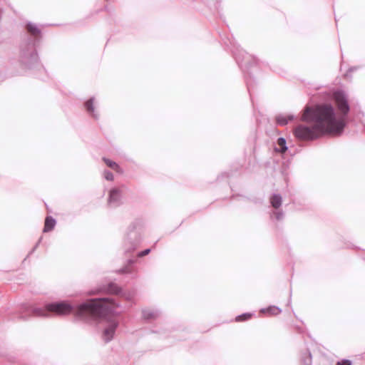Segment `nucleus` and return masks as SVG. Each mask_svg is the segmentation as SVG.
Instances as JSON below:
<instances>
[{
    "label": "nucleus",
    "instance_id": "obj_6",
    "mask_svg": "<svg viewBox=\"0 0 365 365\" xmlns=\"http://www.w3.org/2000/svg\"><path fill=\"white\" fill-rule=\"evenodd\" d=\"M334 99L338 110L341 113V116L339 119H343L345 121V117L350 110V106L345 93L342 91H337L334 94ZM346 123V122H344Z\"/></svg>",
    "mask_w": 365,
    "mask_h": 365
},
{
    "label": "nucleus",
    "instance_id": "obj_20",
    "mask_svg": "<svg viewBox=\"0 0 365 365\" xmlns=\"http://www.w3.org/2000/svg\"><path fill=\"white\" fill-rule=\"evenodd\" d=\"M277 220H281L284 218V214L282 210H277L272 212Z\"/></svg>",
    "mask_w": 365,
    "mask_h": 365
},
{
    "label": "nucleus",
    "instance_id": "obj_15",
    "mask_svg": "<svg viewBox=\"0 0 365 365\" xmlns=\"http://www.w3.org/2000/svg\"><path fill=\"white\" fill-rule=\"evenodd\" d=\"M103 160L107 166L116 171L117 173H123V169L115 162L106 158H103Z\"/></svg>",
    "mask_w": 365,
    "mask_h": 365
},
{
    "label": "nucleus",
    "instance_id": "obj_3",
    "mask_svg": "<svg viewBox=\"0 0 365 365\" xmlns=\"http://www.w3.org/2000/svg\"><path fill=\"white\" fill-rule=\"evenodd\" d=\"M230 44L232 46L231 51L232 55L242 71L244 73L247 90L250 96H252L251 89L254 86V79L249 72V70L253 65L258 63V60L256 57L246 53L239 46H237L234 40L230 41Z\"/></svg>",
    "mask_w": 365,
    "mask_h": 365
},
{
    "label": "nucleus",
    "instance_id": "obj_26",
    "mask_svg": "<svg viewBox=\"0 0 365 365\" xmlns=\"http://www.w3.org/2000/svg\"><path fill=\"white\" fill-rule=\"evenodd\" d=\"M134 262H135V261H134L133 259H128V262H129L130 264H133V263H134Z\"/></svg>",
    "mask_w": 365,
    "mask_h": 365
},
{
    "label": "nucleus",
    "instance_id": "obj_16",
    "mask_svg": "<svg viewBox=\"0 0 365 365\" xmlns=\"http://www.w3.org/2000/svg\"><path fill=\"white\" fill-rule=\"evenodd\" d=\"M277 145L279 148H276V151L284 153H285L288 147L287 146V141L284 138L280 137L277 139Z\"/></svg>",
    "mask_w": 365,
    "mask_h": 365
},
{
    "label": "nucleus",
    "instance_id": "obj_13",
    "mask_svg": "<svg viewBox=\"0 0 365 365\" xmlns=\"http://www.w3.org/2000/svg\"><path fill=\"white\" fill-rule=\"evenodd\" d=\"M106 291L110 294L120 295L121 294V288L114 282H110L106 287Z\"/></svg>",
    "mask_w": 365,
    "mask_h": 365
},
{
    "label": "nucleus",
    "instance_id": "obj_22",
    "mask_svg": "<svg viewBox=\"0 0 365 365\" xmlns=\"http://www.w3.org/2000/svg\"><path fill=\"white\" fill-rule=\"evenodd\" d=\"M151 250L150 248L145 249L143 251H141L138 253V257H142L147 255H148L150 252Z\"/></svg>",
    "mask_w": 365,
    "mask_h": 365
},
{
    "label": "nucleus",
    "instance_id": "obj_11",
    "mask_svg": "<svg viewBox=\"0 0 365 365\" xmlns=\"http://www.w3.org/2000/svg\"><path fill=\"white\" fill-rule=\"evenodd\" d=\"M93 101H94V98H91L89 100H88L84 106H85V108L87 110V112L91 115L95 119H98V115L97 113H95V109H94V106H93Z\"/></svg>",
    "mask_w": 365,
    "mask_h": 365
},
{
    "label": "nucleus",
    "instance_id": "obj_19",
    "mask_svg": "<svg viewBox=\"0 0 365 365\" xmlns=\"http://www.w3.org/2000/svg\"><path fill=\"white\" fill-rule=\"evenodd\" d=\"M252 315H253V314L249 313V312L243 313L240 315L237 316L235 318V321L236 322L247 321L252 317Z\"/></svg>",
    "mask_w": 365,
    "mask_h": 365
},
{
    "label": "nucleus",
    "instance_id": "obj_9",
    "mask_svg": "<svg viewBox=\"0 0 365 365\" xmlns=\"http://www.w3.org/2000/svg\"><path fill=\"white\" fill-rule=\"evenodd\" d=\"M142 314L144 319L150 320L156 319L159 316L160 312L158 310L143 309L142 311Z\"/></svg>",
    "mask_w": 365,
    "mask_h": 365
},
{
    "label": "nucleus",
    "instance_id": "obj_4",
    "mask_svg": "<svg viewBox=\"0 0 365 365\" xmlns=\"http://www.w3.org/2000/svg\"><path fill=\"white\" fill-rule=\"evenodd\" d=\"M18 61L25 69L31 70L41 66L44 70L36 48V41L31 38H27L20 44Z\"/></svg>",
    "mask_w": 365,
    "mask_h": 365
},
{
    "label": "nucleus",
    "instance_id": "obj_17",
    "mask_svg": "<svg viewBox=\"0 0 365 365\" xmlns=\"http://www.w3.org/2000/svg\"><path fill=\"white\" fill-rule=\"evenodd\" d=\"M261 312H267L272 315H278L282 312V309L277 306H269L267 308L262 309Z\"/></svg>",
    "mask_w": 365,
    "mask_h": 365
},
{
    "label": "nucleus",
    "instance_id": "obj_8",
    "mask_svg": "<svg viewBox=\"0 0 365 365\" xmlns=\"http://www.w3.org/2000/svg\"><path fill=\"white\" fill-rule=\"evenodd\" d=\"M295 116L293 114L280 113L275 117L276 123L278 125L284 126L288 124L289 121L293 120Z\"/></svg>",
    "mask_w": 365,
    "mask_h": 365
},
{
    "label": "nucleus",
    "instance_id": "obj_18",
    "mask_svg": "<svg viewBox=\"0 0 365 365\" xmlns=\"http://www.w3.org/2000/svg\"><path fill=\"white\" fill-rule=\"evenodd\" d=\"M302 361L304 365H312V354L309 350L303 354Z\"/></svg>",
    "mask_w": 365,
    "mask_h": 365
},
{
    "label": "nucleus",
    "instance_id": "obj_2",
    "mask_svg": "<svg viewBox=\"0 0 365 365\" xmlns=\"http://www.w3.org/2000/svg\"><path fill=\"white\" fill-rule=\"evenodd\" d=\"M301 120L313 122L312 126L300 124L293 130L294 137L299 140H313L327 134L341 135L346 125L343 119H337L330 103L307 106Z\"/></svg>",
    "mask_w": 365,
    "mask_h": 365
},
{
    "label": "nucleus",
    "instance_id": "obj_25",
    "mask_svg": "<svg viewBox=\"0 0 365 365\" xmlns=\"http://www.w3.org/2000/svg\"><path fill=\"white\" fill-rule=\"evenodd\" d=\"M222 176L226 175L227 178L230 176L227 173H224L222 174Z\"/></svg>",
    "mask_w": 365,
    "mask_h": 365
},
{
    "label": "nucleus",
    "instance_id": "obj_21",
    "mask_svg": "<svg viewBox=\"0 0 365 365\" xmlns=\"http://www.w3.org/2000/svg\"><path fill=\"white\" fill-rule=\"evenodd\" d=\"M103 176H104L105 179L108 181H112V180H113V178H114L113 173L110 170H106L104 171Z\"/></svg>",
    "mask_w": 365,
    "mask_h": 365
},
{
    "label": "nucleus",
    "instance_id": "obj_23",
    "mask_svg": "<svg viewBox=\"0 0 365 365\" xmlns=\"http://www.w3.org/2000/svg\"><path fill=\"white\" fill-rule=\"evenodd\" d=\"M336 365H351V361L349 359H342L338 361Z\"/></svg>",
    "mask_w": 365,
    "mask_h": 365
},
{
    "label": "nucleus",
    "instance_id": "obj_27",
    "mask_svg": "<svg viewBox=\"0 0 365 365\" xmlns=\"http://www.w3.org/2000/svg\"><path fill=\"white\" fill-rule=\"evenodd\" d=\"M355 70H356V68H349V71H355Z\"/></svg>",
    "mask_w": 365,
    "mask_h": 365
},
{
    "label": "nucleus",
    "instance_id": "obj_10",
    "mask_svg": "<svg viewBox=\"0 0 365 365\" xmlns=\"http://www.w3.org/2000/svg\"><path fill=\"white\" fill-rule=\"evenodd\" d=\"M56 224V220L51 216H47L45 220V224L43 227V232H48L51 231Z\"/></svg>",
    "mask_w": 365,
    "mask_h": 365
},
{
    "label": "nucleus",
    "instance_id": "obj_28",
    "mask_svg": "<svg viewBox=\"0 0 365 365\" xmlns=\"http://www.w3.org/2000/svg\"><path fill=\"white\" fill-rule=\"evenodd\" d=\"M20 318L24 319H25L24 316H21Z\"/></svg>",
    "mask_w": 365,
    "mask_h": 365
},
{
    "label": "nucleus",
    "instance_id": "obj_5",
    "mask_svg": "<svg viewBox=\"0 0 365 365\" xmlns=\"http://www.w3.org/2000/svg\"><path fill=\"white\" fill-rule=\"evenodd\" d=\"M139 222L135 221L128 228L126 242L130 245V247L125 250L126 252L134 250L140 242V234L136 231Z\"/></svg>",
    "mask_w": 365,
    "mask_h": 365
},
{
    "label": "nucleus",
    "instance_id": "obj_1",
    "mask_svg": "<svg viewBox=\"0 0 365 365\" xmlns=\"http://www.w3.org/2000/svg\"><path fill=\"white\" fill-rule=\"evenodd\" d=\"M120 307L113 297H108L89 299L78 304L61 301L48 303L43 307L29 306L26 308V312L39 317L73 314L75 320L87 324L95 323L99 318H102L101 320L103 327L102 337L106 343H108L113 339L119 322L115 318L105 316L108 313L118 312L116 309Z\"/></svg>",
    "mask_w": 365,
    "mask_h": 365
},
{
    "label": "nucleus",
    "instance_id": "obj_7",
    "mask_svg": "<svg viewBox=\"0 0 365 365\" xmlns=\"http://www.w3.org/2000/svg\"><path fill=\"white\" fill-rule=\"evenodd\" d=\"M122 192L119 188H113L110 190L108 197V204L111 207H118L122 202Z\"/></svg>",
    "mask_w": 365,
    "mask_h": 365
},
{
    "label": "nucleus",
    "instance_id": "obj_24",
    "mask_svg": "<svg viewBox=\"0 0 365 365\" xmlns=\"http://www.w3.org/2000/svg\"><path fill=\"white\" fill-rule=\"evenodd\" d=\"M41 241V237L38 240V242L36 244V245L34 246V247L32 249V250L30 252L29 255L31 254L32 252H34V250L36 249V247L38 246V245L40 244Z\"/></svg>",
    "mask_w": 365,
    "mask_h": 365
},
{
    "label": "nucleus",
    "instance_id": "obj_12",
    "mask_svg": "<svg viewBox=\"0 0 365 365\" xmlns=\"http://www.w3.org/2000/svg\"><path fill=\"white\" fill-rule=\"evenodd\" d=\"M26 29L28 32L34 37L40 36L41 33L40 29H38L36 24L31 22L27 23Z\"/></svg>",
    "mask_w": 365,
    "mask_h": 365
},
{
    "label": "nucleus",
    "instance_id": "obj_14",
    "mask_svg": "<svg viewBox=\"0 0 365 365\" xmlns=\"http://www.w3.org/2000/svg\"><path fill=\"white\" fill-rule=\"evenodd\" d=\"M282 197L280 194L274 193L270 198V203L272 206L277 209L282 205Z\"/></svg>",
    "mask_w": 365,
    "mask_h": 365
}]
</instances>
